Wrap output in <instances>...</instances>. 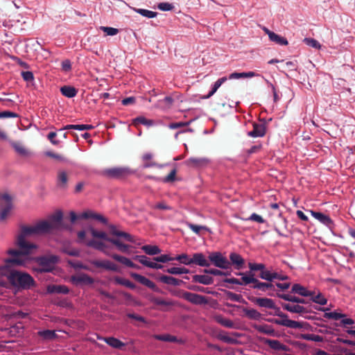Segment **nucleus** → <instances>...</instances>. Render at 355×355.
Instances as JSON below:
<instances>
[{"mask_svg": "<svg viewBox=\"0 0 355 355\" xmlns=\"http://www.w3.org/2000/svg\"><path fill=\"white\" fill-rule=\"evenodd\" d=\"M50 225L47 220H40L34 225L20 226V232L17 236L15 245L18 250L10 249V256L5 260V267L24 266L28 262V256L37 249V245L26 240L27 237L49 233Z\"/></svg>", "mask_w": 355, "mask_h": 355, "instance_id": "f257e3e1", "label": "nucleus"}, {"mask_svg": "<svg viewBox=\"0 0 355 355\" xmlns=\"http://www.w3.org/2000/svg\"><path fill=\"white\" fill-rule=\"evenodd\" d=\"M6 277L10 284L17 290H28L35 284L33 277L27 272L10 270Z\"/></svg>", "mask_w": 355, "mask_h": 355, "instance_id": "f03ea898", "label": "nucleus"}, {"mask_svg": "<svg viewBox=\"0 0 355 355\" xmlns=\"http://www.w3.org/2000/svg\"><path fill=\"white\" fill-rule=\"evenodd\" d=\"M275 312L272 313L273 315L278 316L281 319L277 318H268L266 320L269 322H272L278 325L284 326L292 329H302L306 328L309 324L307 322H301L295 320L288 319V315L283 313L280 308L276 306L275 304V308H271Z\"/></svg>", "mask_w": 355, "mask_h": 355, "instance_id": "7ed1b4c3", "label": "nucleus"}, {"mask_svg": "<svg viewBox=\"0 0 355 355\" xmlns=\"http://www.w3.org/2000/svg\"><path fill=\"white\" fill-rule=\"evenodd\" d=\"M87 245L91 248H93L95 250H99L101 252H104L105 254L110 256L114 260L119 261L122 264L125 265L127 267L134 268L139 270L140 269V266L133 263L130 259L117 254H109L105 252V248H106L107 246L102 241H96V240H90L87 242Z\"/></svg>", "mask_w": 355, "mask_h": 355, "instance_id": "20e7f679", "label": "nucleus"}, {"mask_svg": "<svg viewBox=\"0 0 355 355\" xmlns=\"http://www.w3.org/2000/svg\"><path fill=\"white\" fill-rule=\"evenodd\" d=\"M133 259L139 261L143 266L153 269H162L164 266L158 263H167L173 261V257L169 254H164L153 258L154 261H150L149 258L145 255H135Z\"/></svg>", "mask_w": 355, "mask_h": 355, "instance_id": "39448f33", "label": "nucleus"}, {"mask_svg": "<svg viewBox=\"0 0 355 355\" xmlns=\"http://www.w3.org/2000/svg\"><path fill=\"white\" fill-rule=\"evenodd\" d=\"M90 233L94 238L101 239L104 241H108L114 245L116 249L123 253H130V245L122 243L119 239L109 237L105 232L98 231L93 227H91Z\"/></svg>", "mask_w": 355, "mask_h": 355, "instance_id": "423d86ee", "label": "nucleus"}, {"mask_svg": "<svg viewBox=\"0 0 355 355\" xmlns=\"http://www.w3.org/2000/svg\"><path fill=\"white\" fill-rule=\"evenodd\" d=\"M135 173V171L128 166H119L103 170V175L110 179L123 180Z\"/></svg>", "mask_w": 355, "mask_h": 355, "instance_id": "0eeeda50", "label": "nucleus"}, {"mask_svg": "<svg viewBox=\"0 0 355 355\" xmlns=\"http://www.w3.org/2000/svg\"><path fill=\"white\" fill-rule=\"evenodd\" d=\"M80 218L85 219H94L99 221L102 224L107 225L110 230V234L113 236H116L118 237V233H120L121 232L119 230H117L116 225L113 224H109L107 218H105V216L100 214L94 213L92 211L89 210L83 212L82 215L80 216Z\"/></svg>", "mask_w": 355, "mask_h": 355, "instance_id": "6e6552de", "label": "nucleus"}, {"mask_svg": "<svg viewBox=\"0 0 355 355\" xmlns=\"http://www.w3.org/2000/svg\"><path fill=\"white\" fill-rule=\"evenodd\" d=\"M80 218L85 219H94L99 221L102 224L107 225L110 230V234L113 236H116L118 237V233H120L121 232L119 230H117L116 225L113 224H109L107 218H105V216L100 214L94 213L92 211L89 210L83 212L82 215L80 216Z\"/></svg>", "mask_w": 355, "mask_h": 355, "instance_id": "1a4fd4ad", "label": "nucleus"}, {"mask_svg": "<svg viewBox=\"0 0 355 355\" xmlns=\"http://www.w3.org/2000/svg\"><path fill=\"white\" fill-rule=\"evenodd\" d=\"M208 259L210 264L220 269H230L231 263L224 257L220 252H212L209 254Z\"/></svg>", "mask_w": 355, "mask_h": 355, "instance_id": "9d476101", "label": "nucleus"}, {"mask_svg": "<svg viewBox=\"0 0 355 355\" xmlns=\"http://www.w3.org/2000/svg\"><path fill=\"white\" fill-rule=\"evenodd\" d=\"M39 263L40 272H49L53 268V265L58 261V257L55 255H51L49 257H40L37 259Z\"/></svg>", "mask_w": 355, "mask_h": 355, "instance_id": "9b49d317", "label": "nucleus"}, {"mask_svg": "<svg viewBox=\"0 0 355 355\" xmlns=\"http://www.w3.org/2000/svg\"><path fill=\"white\" fill-rule=\"evenodd\" d=\"M250 287L252 289H257L263 293H266L267 295L270 297H277L276 293L279 292L276 290L275 284H273L272 282H263L259 280L256 284L250 285Z\"/></svg>", "mask_w": 355, "mask_h": 355, "instance_id": "f8f14e48", "label": "nucleus"}, {"mask_svg": "<svg viewBox=\"0 0 355 355\" xmlns=\"http://www.w3.org/2000/svg\"><path fill=\"white\" fill-rule=\"evenodd\" d=\"M63 214L61 211H58L55 214L51 215L49 218L50 221L48 223L50 225L49 232L52 230H58L61 229H69L68 225H65L62 223Z\"/></svg>", "mask_w": 355, "mask_h": 355, "instance_id": "ddd939ff", "label": "nucleus"}, {"mask_svg": "<svg viewBox=\"0 0 355 355\" xmlns=\"http://www.w3.org/2000/svg\"><path fill=\"white\" fill-rule=\"evenodd\" d=\"M130 276L137 282L140 283L141 284L146 286V287L150 288L154 292L158 293H163V291L162 289L157 287V286L150 279L148 278L136 273V272H131Z\"/></svg>", "mask_w": 355, "mask_h": 355, "instance_id": "4468645a", "label": "nucleus"}, {"mask_svg": "<svg viewBox=\"0 0 355 355\" xmlns=\"http://www.w3.org/2000/svg\"><path fill=\"white\" fill-rule=\"evenodd\" d=\"M182 296L184 300L195 305L206 304L208 302L206 297L194 293H184Z\"/></svg>", "mask_w": 355, "mask_h": 355, "instance_id": "2eb2a0df", "label": "nucleus"}, {"mask_svg": "<svg viewBox=\"0 0 355 355\" xmlns=\"http://www.w3.org/2000/svg\"><path fill=\"white\" fill-rule=\"evenodd\" d=\"M248 299L259 307L270 309L275 308V302L273 300L268 297H256L253 296L248 297Z\"/></svg>", "mask_w": 355, "mask_h": 355, "instance_id": "dca6fc26", "label": "nucleus"}, {"mask_svg": "<svg viewBox=\"0 0 355 355\" xmlns=\"http://www.w3.org/2000/svg\"><path fill=\"white\" fill-rule=\"evenodd\" d=\"M71 282L76 285H91L94 284V279L86 273H81L78 275H73L71 277Z\"/></svg>", "mask_w": 355, "mask_h": 355, "instance_id": "f3484780", "label": "nucleus"}, {"mask_svg": "<svg viewBox=\"0 0 355 355\" xmlns=\"http://www.w3.org/2000/svg\"><path fill=\"white\" fill-rule=\"evenodd\" d=\"M253 270H250L245 272H236L235 274L238 276H241V279L243 280V283L244 286L248 285H254L256 284L259 279L256 278L254 276V273Z\"/></svg>", "mask_w": 355, "mask_h": 355, "instance_id": "a211bd4d", "label": "nucleus"}, {"mask_svg": "<svg viewBox=\"0 0 355 355\" xmlns=\"http://www.w3.org/2000/svg\"><path fill=\"white\" fill-rule=\"evenodd\" d=\"M191 262V264H195L200 267L210 266L209 259H207L205 255L202 252H196L193 254Z\"/></svg>", "mask_w": 355, "mask_h": 355, "instance_id": "6ab92c4d", "label": "nucleus"}, {"mask_svg": "<svg viewBox=\"0 0 355 355\" xmlns=\"http://www.w3.org/2000/svg\"><path fill=\"white\" fill-rule=\"evenodd\" d=\"M310 213L313 217L327 227L331 228L334 225L333 220L328 215L313 210H310Z\"/></svg>", "mask_w": 355, "mask_h": 355, "instance_id": "aec40b11", "label": "nucleus"}, {"mask_svg": "<svg viewBox=\"0 0 355 355\" xmlns=\"http://www.w3.org/2000/svg\"><path fill=\"white\" fill-rule=\"evenodd\" d=\"M91 263L96 268H104L107 270L117 272L119 270L117 266L109 260H94Z\"/></svg>", "mask_w": 355, "mask_h": 355, "instance_id": "412c9836", "label": "nucleus"}, {"mask_svg": "<svg viewBox=\"0 0 355 355\" xmlns=\"http://www.w3.org/2000/svg\"><path fill=\"white\" fill-rule=\"evenodd\" d=\"M266 127L264 123H253V130L248 132L247 135L250 137H262L266 135Z\"/></svg>", "mask_w": 355, "mask_h": 355, "instance_id": "4be33fe9", "label": "nucleus"}, {"mask_svg": "<svg viewBox=\"0 0 355 355\" xmlns=\"http://www.w3.org/2000/svg\"><path fill=\"white\" fill-rule=\"evenodd\" d=\"M282 306L284 310L293 313H309L310 311L307 308L300 304L291 305L290 304L282 303Z\"/></svg>", "mask_w": 355, "mask_h": 355, "instance_id": "5701e85b", "label": "nucleus"}, {"mask_svg": "<svg viewBox=\"0 0 355 355\" xmlns=\"http://www.w3.org/2000/svg\"><path fill=\"white\" fill-rule=\"evenodd\" d=\"M229 258V261L231 263V266L234 265L235 269L240 270L243 268L245 260L239 254L236 252H231Z\"/></svg>", "mask_w": 355, "mask_h": 355, "instance_id": "b1692460", "label": "nucleus"}, {"mask_svg": "<svg viewBox=\"0 0 355 355\" xmlns=\"http://www.w3.org/2000/svg\"><path fill=\"white\" fill-rule=\"evenodd\" d=\"M1 198L5 200L7 202L6 206L0 212V220H4L8 215L9 214L11 209H12V199L10 195L7 193L3 194Z\"/></svg>", "mask_w": 355, "mask_h": 355, "instance_id": "393cba45", "label": "nucleus"}, {"mask_svg": "<svg viewBox=\"0 0 355 355\" xmlns=\"http://www.w3.org/2000/svg\"><path fill=\"white\" fill-rule=\"evenodd\" d=\"M101 339L114 349H123V348L126 346L125 343H123L119 339L113 336L105 337Z\"/></svg>", "mask_w": 355, "mask_h": 355, "instance_id": "a878e982", "label": "nucleus"}, {"mask_svg": "<svg viewBox=\"0 0 355 355\" xmlns=\"http://www.w3.org/2000/svg\"><path fill=\"white\" fill-rule=\"evenodd\" d=\"M214 279L212 277L207 275H194L192 277V282L198 283L205 286L214 284Z\"/></svg>", "mask_w": 355, "mask_h": 355, "instance_id": "bb28decb", "label": "nucleus"}, {"mask_svg": "<svg viewBox=\"0 0 355 355\" xmlns=\"http://www.w3.org/2000/svg\"><path fill=\"white\" fill-rule=\"evenodd\" d=\"M252 328H254L255 330L259 331V333H262L270 336H275L276 332L274 329V328L268 324H253L252 325Z\"/></svg>", "mask_w": 355, "mask_h": 355, "instance_id": "cd10ccee", "label": "nucleus"}, {"mask_svg": "<svg viewBox=\"0 0 355 355\" xmlns=\"http://www.w3.org/2000/svg\"><path fill=\"white\" fill-rule=\"evenodd\" d=\"M291 293L300 295L302 297L312 296L313 291H309L306 287L300 284H294L291 288Z\"/></svg>", "mask_w": 355, "mask_h": 355, "instance_id": "c85d7f7f", "label": "nucleus"}, {"mask_svg": "<svg viewBox=\"0 0 355 355\" xmlns=\"http://www.w3.org/2000/svg\"><path fill=\"white\" fill-rule=\"evenodd\" d=\"M153 338L155 340L160 341L176 343L178 344L184 343V340L182 339L178 338L176 336H172L169 334H155L153 336Z\"/></svg>", "mask_w": 355, "mask_h": 355, "instance_id": "c756f323", "label": "nucleus"}, {"mask_svg": "<svg viewBox=\"0 0 355 355\" xmlns=\"http://www.w3.org/2000/svg\"><path fill=\"white\" fill-rule=\"evenodd\" d=\"M276 295L279 299H282L285 301H288L290 302L297 303V304L307 303L306 301L304 298L296 297L295 295H291L290 294H285V293H282L280 292H277Z\"/></svg>", "mask_w": 355, "mask_h": 355, "instance_id": "7c9ffc66", "label": "nucleus"}, {"mask_svg": "<svg viewBox=\"0 0 355 355\" xmlns=\"http://www.w3.org/2000/svg\"><path fill=\"white\" fill-rule=\"evenodd\" d=\"M209 162L210 160L206 157H190L186 161L187 165L194 167H203Z\"/></svg>", "mask_w": 355, "mask_h": 355, "instance_id": "2f4dec72", "label": "nucleus"}, {"mask_svg": "<svg viewBox=\"0 0 355 355\" xmlns=\"http://www.w3.org/2000/svg\"><path fill=\"white\" fill-rule=\"evenodd\" d=\"M158 280L160 282L166 284L167 285H173L178 286L185 284V282L184 281L175 278L172 276L168 275H161L160 277H159Z\"/></svg>", "mask_w": 355, "mask_h": 355, "instance_id": "473e14b6", "label": "nucleus"}, {"mask_svg": "<svg viewBox=\"0 0 355 355\" xmlns=\"http://www.w3.org/2000/svg\"><path fill=\"white\" fill-rule=\"evenodd\" d=\"M314 308L318 310V311H324L325 312L324 313V317L326 318H328V319H333V320H339V319H341V318H343L346 316L345 314L344 313H337L336 311H333V312H326L327 311L329 310V309H327V308H324V307H321V306H314Z\"/></svg>", "mask_w": 355, "mask_h": 355, "instance_id": "72a5a7b5", "label": "nucleus"}, {"mask_svg": "<svg viewBox=\"0 0 355 355\" xmlns=\"http://www.w3.org/2000/svg\"><path fill=\"white\" fill-rule=\"evenodd\" d=\"M153 158V154L150 153H147L143 155L142 156V160L144 162L143 165V168H150L153 166L158 167L159 168H163L166 164H159L155 163V162L150 161V159Z\"/></svg>", "mask_w": 355, "mask_h": 355, "instance_id": "f704fd0d", "label": "nucleus"}, {"mask_svg": "<svg viewBox=\"0 0 355 355\" xmlns=\"http://www.w3.org/2000/svg\"><path fill=\"white\" fill-rule=\"evenodd\" d=\"M244 316L250 320H260L262 318V314L254 309L242 308Z\"/></svg>", "mask_w": 355, "mask_h": 355, "instance_id": "c9c22d12", "label": "nucleus"}, {"mask_svg": "<svg viewBox=\"0 0 355 355\" xmlns=\"http://www.w3.org/2000/svg\"><path fill=\"white\" fill-rule=\"evenodd\" d=\"M46 291L48 293H61L66 295L69 293V288L65 285H49Z\"/></svg>", "mask_w": 355, "mask_h": 355, "instance_id": "e433bc0d", "label": "nucleus"}, {"mask_svg": "<svg viewBox=\"0 0 355 355\" xmlns=\"http://www.w3.org/2000/svg\"><path fill=\"white\" fill-rule=\"evenodd\" d=\"M227 80V78L224 76L218 78L212 85L211 89L209 92L204 97V98L207 99L212 96L218 90V89L221 86L223 83H224Z\"/></svg>", "mask_w": 355, "mask_h": 355, "instance_id": "4c0bfd02", "label": "nucleus"}, {"mask_svg": "<svg viewBox=\"0 0 355 355\" xmlns=\"http://www.w3.org/2000/svg\"><path fill=\"white\" fill-rule=\"evenodd\" d=\"M61 94L67 98H73L77 95L78 90L73 86L64 85L60 88Z\"/></svg>", "mask_w": 355, "mask_h": 355, "instance_id": "58836bf2", "label": "nucleus"}, {"mask_svg": "<svg viewBox=\"0 0 355 355\" xmlns=\"http://www.w3.org/2000/svg\"><path fill=\"white\" fill-rule=\"evenodd\" d=\"M150 302L157 306H164L166 307L173 306L176 304V302L173 300H165L164 299L153 297L150 299Z\"/></svg>", "mask_w": 355, "mask_h": 355, "instance_id": "ea45409f", "label": "nucleus"}, {"mask_svg": "<svg viewBox=\"0 0 355 355\" xmlns=\"http://www.w3.org/2000/svg\"><path fill=\"white\" fill-rule=\"evenodd\" d=\"M176 169L173 168L168 175H166L164 178H160V177H156L154 176V178L153 180H155L156 182H162L164 183H169L173 182L175 180V175H176Z\"/></svg>", "mask_w": 355, "mask_h": 355, "instance_id": "a19ab883", "label": "nucleus"}, {"mask_svg": "<svg viewBox=\"0 0 355 355\" xmlns=\"http://www.w3.org/2000/svg\"><path fill=\"white\" fill-rule=\"evenodd\" d=\"M224 293L227 297V299H228L232 302L248 304V302L239 294H236L235 293L231 292L230 291H226V290H224Z\"/></svg>", "mask_w": 355, "mask_h": 355, "instance_id": "79ce46f5", "label": "nucleus"}, {"mask_svg": "<svg viewBox=\"0 0 355 355\" xmlns=\"http://www.w3.org/2000/svg\"><path fill=\"white\" fill-rule=\"evenodd\" d=\"M269 40L271 42H273L280 46H286L288 44V42L286 37L277 35L275 32H273L272 34H270Z\"/></svg>", "mask_w": 355, "mask_h": 355, "instance_id": "37998d69", "label": "nucleus"}, {"mask_svg": "<svg viewBox=\"0 0 355 355\" xmlns=\"http://www.w3.org/2000/svg\"><path fill=\"white\" fill-rule=\"evenodd\" d=\"M141 250L148 255H157L161 252V249L157 245H145Z\"/></svg>", "mask_w": 355, "mask_h": 355, "instance_id": "c03bdc74", "label": "nucleus"}, {"mask_svg": "<svg viewBox=\"0 0 355 355\" xmlns=\"http://www.w3.org/2000/svg\"><path fill=\"white\" fill-rule=\"evenodd\" d=\"M215 320L218 324H221L222 326H223L225 327L230 328V329L236 328L234 322L230 319L224 318L222 315L216 316Z\"/></svg>", "mask_w": 355, "mask_h": 355, "instance_id": "a18cd8bd", "label": "nucleus"}, {"mask_svg": "<svg viewBox=\"0 0 355 355\" xmlns=\"http://www.w3.org/2000/svg\"><path fill=\"white\" fill-rule=\"evenodd\" d=\"M132 123L135 125L137 124H142L147 127L153 126L155 124V121L152 119H148L144 116H140L133 119Z\"/></svg>", "mask_w": 355, "mask_h": 355, "instance_id": "49530a36", "label": "nucleus"}, {"mask_svg": "<svg viewBox=\"0 0 355 355\" xmlns=\"http://www.w3.org/2000/svg\"><path fill=\"white\" fill-rule=\"evenodd\" d=\"M9 143L10 146L15 149V150L20 155L28 156L30 155L29 152L19 144L13 141H10Z\"/></svg>", "mask_w": 355, "mask_h": 355, "instance_id": "de8ad7c7", "label": "nucleus"}, {"mask_svg": "<svg viewBox=\"0 0 355 355\" xmlns=\"http://www.w3.org/2000/svg\"><path fill=\"white\" fill-rule=\"evenodd\" d=\"M262 342L268 345L272 349L279 351L282 343L278 340H272L268 338H263Z\"/></svg>", "mask_w": 355, "mask_h": 355, "instance_id": "09e8293b", "label": "nucleus"}, {"mask_svg": "<svg viewBox=\"0 0 355 355\" xmlns=\"http://www.w3.org/2000/svg\"><path fill=\"white\" fill-rule=\"evenodd\" d=\"M216 338L225 343H227V344H231V345H236V344H238L239 343V341L236 338H232L229 336H227V334H225L224 333H219L217 336H216Z\"/></svg>", "mask_w": 355, "mask_h": 355, "instance_id": "8fccbe9b", "label": "nucleus"}, {"mask_svg": "<svg viewBox=\"0 0 355 355\" xmlns=\"http://www.w3.org/2000/svg\"><path fill=\"white\" fill-rule=\"evenodd\" d=\"M114 282L116 284L125 286L130 289H135L136 288V285L134 283H132V282L127 279L122 278L120 277H114Z\"/></svg>", "mask_w": 355, "mask_h": 355, "instance_id": "3c124183", "label": "nucleus"}, {"mask_svg": "<svg viewBox=\"0 0 355 355\" xmlns=\"http://www.w3.org/2000/svg\"><path fill=\"white\" fill-rule=\"evenodd\" d=\"M173 261H178L180 263L186 266L191 265V258H190L187 254L184 253L178 254L176 257H173Z\"/></svg>", "mask_w": 355, "mask_h": 355, "instance_id": "603ef678", "label": "nucleus"}, {"mask_svg": "<svg viewBox=\"0 0 355 355\" xmlns=\"http://www.w3.org/2000/svg\"><path fill=\"white\" fill-rule=\"evenodd\" d=\"M134 10L140 14L141 16L147 17L148 19L154 18L157 15V12L142 8H135Z\"/></svg>", "mask_w": 355, "mask_h": 355, "instance_id": "864d4df0", "label": "nucleus"}, {"mask_svg": "<svg viewBox=\"0 0 355 355\" xmlns=\"http://www.w3.org/2000/svg\"><path fill=\"white\" fill-rule=\"evenodd\" d=\"M311 297V300L315 304L325 305L327 303V299L320 292H319L316 295H314L313 293Z\"/></svg>", "mask_w": 355, "mask_h": 355, "instance_id": "5fc2aeb1", "label": "nucleus"}, {"mask_svg": "<svg viewBox=\"0 0 355 355\" xmlns=\"http://www.w3.org/2000/svg\"><path fill=\"white\" fill-rule=\"evenodd\" d=\"M68 181L66 172L60 171L58 175V186L61 188H65Z\"/></svg>", "mask_w": 355, "mask_h": 355, "instance_id": "6e6d98bb", "label": "nucleus"}, {"mask_svg": "<svg viewBox=\"0 0 355 355\" xmlns=\"http://www.w3.org/2000/svg\"><path fill=\"white\" fill-rule=\"evenodd\" d=\"M273 272H270V270L263 269L262 272H260L259 275V277L261 279L266 280V282H272L273 281Z\"/></svg>", "mask_w": 355, "mask_h": 355, "instance_id": "4d7b16f0", "label": "nucleus"}, {"mask_svg": "<svg viewBox=\"0 0 355 355\" xmlns=\"http://www.w3.org/2000/svg\"><path fill=\"white\" fill-rule=\"evenodd\" d=\"M303 42L307 46H311L315 49H320L321 48V44L318 42V40L313 38L305 37Z\"/></svg>", "mask_w": 355, "mask_h": 355, "instance_id": "13d9d810", "label": "nucleus"}, {"mask_svg": "<svg viewBox=\"0 0 355 355\" xmlns=\"http://www.w3.org/2000/svg\"><path fill=\"white\" fill-rule=\"evenodd\" d=\"M40 335L46 340H52L57 337V334L55 331L53 330H44L39 332Z\"/></svg>", "mask_w": 355, "mask_h": 355, "instance_id": "bf43d9fd", "label": "nucleus"}, {"mask_svg": "<svg viewBox=\"0 0 355 355\" xmlns=\"http://www.w3.org/2000/svg\"><path fill=\"white\" fill-rule=\"evenodd\" d=\"M107 35L114 36L119 33V29L109 26H101L100 28Z\"/></svg>", "mask_w": 355, "mask_h": 355, "instance_id": "052dcab7", "label": "nucleus"}, {"mask_svg": "<svg viewBox=\"0 0 355 355\" xmlns=\"http://www.w3.org/2000/svg\"><path fill=\"white\" fill-rule=\"evenodd\" d=\"M248 267L251 270L260 272H262L263 269L266 268V266L263 263H257L251 262L248 263Z\"/></svg>", "mask_w": 355, "mask_h": 355, "instance_id": "680f3d73", "label": "nucleus"}, {"mask_svg": "<svg viewBox=\"0 0 355 355\" xmlns=\"http://www.w3.org/2000/svg\"><path fill=\"white\" fill-rule=\"evenodd\" d=\"M188 227H189L190 230H191L194 233L197 234H200V230H209L208 227H207L206 226L198 225L192 223H189Z\"/></svg>", "mask_w": 355, "mask_h": 355, "instance_id": "e2e57ef3", "label": "nucleus"}, {"mask_svg": "<svg viewBox=\"0 0 355 355\" xmlns=\"http://www.w3.org/2000/svg\"><path fill=\"white\" fill-rule=\"evenodd\" d=\"M157 8L162 11H170L173 10L174 6L172 3L168 2H162L157 5Z\"/></svg>", "mask_w": 355, "mask_h": 355, "instance_id": "0e129e2a", "label": "nucleus"}, {"mask_svg": "<svg viewBox=\"0 0 355 355\" xmlns=\"http://www.w3.org/2000/svg\"><path fill=\"white\" fill-rule=\"evenodd\" d=\"M203 272L205 274L212 275L215 276H223V275H224V271L216 268L204 269Z\"/></svg>", "mask_w": 355, "mask_h": 355, "instance_id": "69168bd1", "label": "nucleus"}, {"mask_svg": "<svg viewBox=\"0 0 355 355\" xmlns=\"http://www.w3.org/2000/svg\"><path fill=\"white\" fill-rule=\"evenodd\" d=\"M189 290L197 291V292H202V293H209L210 292L207 291V288L198 286V285H189L187 287Z\"/></svg>", "mask_w": 355, "mask_h": 355, "instance_id": "338daca9", "label": "nucleus"}, {"mask_svg": "<svg viewBox=\"0 0 355 355\" xmlns=\"http://www.w3.org/2000/svg\"><path fill=\"white\" fill-rule=\"evenodd\" d=\"M246 220L255 221L259 223H264L266 222V220H264L261 216L256 213H252Z\"/></svg>", "mask_w": 355, "mask_h": 355, "instance_id": "774afa93", "label": "nucleus"}]
</instances>
